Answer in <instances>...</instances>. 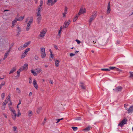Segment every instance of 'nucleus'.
<instances>
[{"instance_id": "nucleus-1", "label": "nucleus", "mask_w": 133, "mask_h": 133, "mask_svg": "<svg viewBox=\"0 0 133 133\" xmlns=\"http://www.w3.org/2000/svg\"><path fill=\"white\" fill-rule=\"evenodd\" d=\"M9 109L11 111V116L12 119L15 120L17 116V114L15 110L11 107H9Z\"/></svg>"}, {"instance_id": "nucleus-2", "label": "nucleus", "mask_w": 133, "mask_h": 133, "mask_svg": "<svg viewBox=\"0 0 133 133\" xmlns=\"http://www.w3.org/2000/svg\"><path fill=\"white\" fill-rule=\"evenodd\" d=\"M47 32V29L46 28H44L40 32V34L39 35V37H40V39L43 38L45 36L46 33Z\"/></svg>"}, {"instance_id": "nucleus-3", "label": "nucleus", "mask_w": 133, "mask_h": 133, "mask_svg": "<svg viewBox=\"0 0 133 133\" xmlns=\"http://www.w3.org/2000/svg\"><path fill=\"white\" fill-rule=\"evenodd\" d=\"M41 56L43 58L45 57L46 54L45 51V48L43 46H42L41 48Z\"/></svg>"}, {"instance_id": "nucleus-4", "label": "nucleus", "mask_w": 133, "mask_h": 133, "mask_svg": "<svg viewBox=\"0 0 133 133\" xmlns=\"http://www.w3.org/2000/svg\"><path fill=\"white\" fill-rule=\"evenodd\" d=\"M30 51V48H28L24 50V52L23 53L21 56V58L22 59L26 56L28 54V52Z\"/></svg>"}, {"instance_id": "nucleus-5", "label": "nucleus", "mask_w": 133, "mask_h": 133, "mask_svg": "<svg viewBox=\"0 0 133 133\" xmlns=\"http://www.w3.org/2000/svg\"><path fill=\"white\" fill-rule=\"evenodd\" d=\"M127 120L126 118L123 119L122 121L118 124V126L122 127L124 125L127 123Z\"/></svg>"}, {"instance_id": "nucleus-6", "label": "nucleus", "mask_w": 133, "mask_h": 133, "mask_svg": "<svg viewBox=\"0 0 133 133\" xmlns=\"http://www.w3.org/2000/svg\"><path fill=\"white\" fill-rule=\"evenodd\" d=\"M46 4L48 6H52L54 4L53 0H48L46 2Z\"/></svg>"}, {"instance_id": "nucleus-7", "label": "nucleus", "mask_w": 133, "mask_h": 133, "mask_svg": "<svg viewBox=\"0 0 133 133\" xmlns=\"http://www.w3.org/2000/svg\"><path fill=\"white\" fill-rule=\"evenodd\" d=\"M70 23V20H68L67 22L65 21L64 23L63 27L64 28H67Z\"/></svg>"}, {"instance_id": "nucleus-8", "label": "nucleus", "mask_w": 133, "mask_h": 133, "mask_svg": "<svg viewBox=\"0 0 133 133\" xmlns=\"http://www.w3.org/2000/svg\"><path fill=\"white\" fill-rule=\"evenodd\" d=\"M86 12V9L85 8H81L80 9L79 11V12L78 13V15H80L83 14L85 13Z\"/></svg>"}, {"instance_id": "nucleus-9", "label": "nucleus", "mask_w": 133, "mask_h": 133, "mask_svg": "<svg viewBox=\"0 0 133 133\" xmlns=\"http://www.w3.org/2000/svg\"><path fill=\"white\" fill-rule=\"evenodd\" d=\"M33 84L36 90H37L38 89L37 84V81L35 79H34L33 82Z\"/></svg>"}, {"instance_id": "nucleus-10", "label": "nucleus", "mask_w": 133, "mask_h": 133, "mask_svg": "<svg viewBox=\"0 0 133 133\" xmlns=\"http://www.w3.org/2000/svg\"><path fill=\"white\" fill-rule=\"evenodd\" d=\"M68 8L65 6V8L64 12L62 13L63 17H65L66 15L67 14Z\"/></svg>"}, {"instance_id": "nucleus-11", "label": "nucleus", "mask_w": 133, "mask_h": 133, "mask_svg": "<svg viewBox=\"0 0 133 133\" xmlns=\"http://www.w3.org/2000/svg\"><path fill=\"white\" fill-rule=\"evenodd\" d=\"M128 114H131L133 111V106H130L128 109H127Z\"/></svg>"}, {"instance_id": "nucleus-12", "label": "nucleus", "mask_w": 133, "mask_h": 133, "mask_svg": "<svg viewBox=\"0 0 133 133\" xmlns=\"http://www.w3.org/2000/svg\"><path fill=\"white\" fill-rule=\"evenodd\" d=\"M110 2H109L108 3V6H107V14H109L110 12V11H111V9H110Z\"/></svg>"}, {"instance_id": "nucleus-13", "label": "nucleus", "mask_w": 133, "mask_h": 133, "mask_svg": "<svg viewBox=\"0 0 133 133\" xmlns=\"http://www.w3.org/2000/svg\"><path fill=\"white\" fill-rule=\"evenodd\" d=\"M10 52V50H9L5 54L3 58V59H5L8 56V55Z\"/></svg>"}, {"instance_id": "nucleus-14", "label": "nucleus", "mask_w": 133, "mask_h": 133, "mask_svg": "<svg viewBox=\"0 0 133 133\" xmlns=\"http://www.w3.org/2000/svg\"><path fill=\"white\" fill-rule=\"evenodd\" d=\"M28 64H27L25 63L24 64V66H22L21 68L23 69V70H24L25 69L26 70L28 69Z\"/></svg>"}, {"instance_id": "nucleus-15", "label": "nucleus", "mask_w": 133, "mask_h": 133, "mask_svg": "<svg viewBox=\"0 0 133 133\" xmlns=\"http://www.w3.org/2000/svg\"><path fill=\"white\" fill-rule=\"evenodd\" d=\"M50 60L51 61L54 58V55L52 54L51 50H50Z\"/></svg>"}, {"instance_id": "nucleus-16", "label": "nucleus", "mask_w": 133, "mask_h": 133, "mask_svg": "<svg viewBox=\"0 0 133 133\" xmlns=\"http://www.w3.org/2000/svg\"><path fill=\"white\" fill-rule=\"evenodd\" d=\"M115 69V70L117 71H120L121 70L120 69L118 68H116L115 67H111L110 66L109 67V69H110V70H114V69Z\"/></svg>"}, {"instance_id": "nucleus-17", "label": "nucleus", "mask_w": 133, "mask_h": 133, "mask_svg": "<svg viewBox=\"0 0 133 133\" xmlns=\"http://www.w3.org/2000/svg\"><path fill=\"white\" fill-rule=\"evenodd\" d=\"M23 69L21 68L17 71V76H19L20 75V73L21 71H22Z\"/></svg>"}, {"instance_id": "nucleus-18", "label": "nucleus", "mask_w": 133, "mask_h": 133, "mask_svg": "<svg viewBox=\"0 0 133 133\" xmlns=\"http://www.w3.org/2000/svg\"><path fill=\"white\" fill-rule=\"evenodd\" d=\"M96 16L97 12H94L92 13L91 16V17L95 19V18L96 17Z\"/></svg>"}, {"instance_id": "nucleus-19", "label": "nucleus", "mask_w": 133, "mask_h": 133, "mask_svg": "<svg viewBox=\"0 0 133 133\" xmlns=\"http://www.w3.org/2000/svg\"><path fill=\"white\" fill-rule=\"evenodd\" d=\"M18 21L17 20V18H16L14 20V21H12V27H13L15 25L17 21Z\"/></svg>"}, {"instance_id": "nucleus-20", "label": "nucleus", "mask_w": 133, "mask_h": 133, "mask_svg": "<svg viewBox=\"0 0 133 133\" xmlns=\"http://www.w3.org/2000/svg\"><path fill=\"white\" fill-rule=\"evenodd\" d=\"M37 21L38 24L40 22H41V20L42 19V17L41 16H39L38 17H37Z\"/></svg>"}, {"instance_id": "nucleus-21", "label": "nucleus", "mask_w": 133, "mask_h": 133, "mask_svg": "<svg viewBox=\"0 0 133 133\" xmlns=\"http://www.w3.org/2000/svg\"><path fill=\"white\" fill-rule=\"evenodd\" d=\"M30 43V42H27L25 43L23 45L24 47V48L27 47Z\"/></svg>"}, {"instance_id": "nucleus-22", "label": "nucleus", "mask_w": 133, "mask_h": 133, "mask_svg": "<svg viewBox=\"0 0 133 133\" xmlns=\"http://www.w3.org/2000/svg\"><path fill=\"white\" fill-rule=\"evenodd\" d=\"M35 70L37 74L40 73L42 71L41 69L39 68H36L35 69Z\"/></svg>"}, {"instance_id": "nucleus-23", "label": "nucleus", "mask_w": 133, "mask_h": 133, "mask_svg": "<svg viewBox=\"0 0 133 133\" xmlns=\"http://www.w3.org/2000/svg\"><path fill=\"white\" fill-rule=\"evenodd\" d=\"M16 70V67H14L12 68L11 70L9 72V74H10L13 73Z\"/></svg>"}, {"instance_id": "nucleus-24", "label": "nucleus", "mask_w": 133, "mask_h": 133, "mask_svg": "<svg viewBox=\"0 0 133 133\" xmlns=\"http://www.w3.org/2000/svg\"><path fill=\"white\" fill-rule=\"evenodd\" d=\"M59 62V61L57 59L55 60V65L56 67H57L58 66V64Z\"/></svg>"}, {"instance_id": "nucleus-25", "label": "nucleus", "mask_w": 133, "mask_h": 133, "mask_svg": "<svg viewBox=\"0 0 133 133\" xmlns=\"http://www.w3.org/2000/svg\"><path fill=\"white\" fill-rule=\"evenodd\" d=\"M122 88L121 86H118L115 89V90L117 91H121Z\"/></svg>"}, {"instance_id": "nucleus-26", "label": "nucleus", "mask_w": 133, "mask_h": 133, "mask_svg": "<svg viewBox=\"0 0 133 133\" xmlns=\"http://www.w3.org/2000/svg\"><path fill=\"white\" fill-rule=\"evenodd\" d=\"M31 71L32 74L34 76H37V74L36 72H35L34 70H31Z\"/></svg>"}, {"instance_id": "nucleus-27", "label": "nucleus", "mask_w": 133, "mask_h": 133, "mask_svg": "<svg viewBox=\"0 0 133 133\" xmlns=\"http://www.w3.org/2000/svg\"><path fill=\"white\" fill-rule=\"evenodd\" d=\"M13 130L14 131V133H17V127L14 126L13 127Z\"/></svg>"}, {"instance_id": "nucleus-28", "label": "nucleus", "mask_w": 133, "mask_h": 133, "mask_svg": "<svg viewBox=\"0 0 133 133\" xmlns=\"http://www.w3.org/2000/svg\"><path fill=\"white\" fill-rule=\"evenodd\" d=\"M30 27V25L29 24H27V26L26 28V30L27 31H28Z\"/></svg>"}, {"instance_id": "nucleus-29", "label": "nucleus", "mask_w": 133, "mask_h": 133, "mask_svg": "<svg viewBox=\"0 0 133 133\" xmlns=\"http://www.w3.org/2000/svg\"><path fill=\"white\" fill-rule=\"evenodd\" d=\"M24 47L22 45L21 46H20L18 49V50L19 51H21L22 50H23L24 49Z\"/></svg>"}, {"instance_id": "nucleus-30", "label": "nucleus", "mask_w": 133, "mask_h": 133, "mask_svg": "<svg viewBox=\"0 0 133 133\" xmlns=\"http://www.w3.org/2000/svg\"><path fill=\"white\" fill-rule=\"evenodd\" d=\"M91 127H90L89 126L87 128H86L85 129H84L83 130V131H89L91 129Z\"/></svg>"}, {"instance_id": "nucleus-31", "label": "nucleus", "mask_w": 133, "mask_h": 133, "mask_svg": "<svg viewBox=\"0 0 133 133\" xmlns=\"http://www.w3.org/2000/svg\"><path fill=\"white\" fill-rule=\"evenodd\" d=\"M33 19L32 17H31L29 21L28 22V23L27 24H29L30 25L33 22Z\"/></svg>"}, {"instance_id": "nucleus-32", "label": "nucleus", "mask_w": 133, "mask_h": 133, "mask_svg": "<svg viewBox=\"0 0 133 133\" xmlns=\"http://www.w3.org/2000/svg\"><path fill=\"white\" fill-rule=\"evenodd\" d=\"M21 113L20 111V110L19 109L17 110V116L19 117L21 115Z\"/></svg>"}, {"instance_id": "nucleus-33", "label": "nucleus", "mask_w": 133, "mask_h": 133, "mask_svg": "<svg viewBox=\"0 0 133 133\" xmlns=\"http://www.w3.org/2000/svg\"><path fill=\"white\" fill-rule=\"evenodd\" d=\"M94 19L90 17V19L89 21V23L90 25L91 23L92 22V21Z\"/></svg>"}, {"instance_id": "nucleus-34", "label": "nucleus", "mask_w": 133, "mask_h": 133, "mask_svg": "<svg viewBox=\"0 0 133 133\" xmlns=\"http://www.w3.org/2000/svg\"><path fill=\"white\" fill-rule=\"evenodd\" d=\"M42 8V6H38L37 8V11L41 12V10Z\"/></svg>"}, {"instance_id": "nucleus-35", "label": "nucleus", "mask_w": 133, "mask_h": 133, "mask_svg": "<svg viewBox=\"0 0 133 133\" xmlns=\"http://www.w3.org/2000/svg\"><path fill=\"white\" fill-rule=\"evenodd\" d=\"M28 115L29 117H31L32 115V112L31 110H29L28 111Z\"/></svg>"}, {"instance_id": "nucleus-36", "label": "nucleus", "mask_w": 133, "mask_h": 133, "mask_svg": "<svg viewBox=\"0 0 133 133\" xmlns=\"http://www.w3.org/2000/svg\"><path fill=\"white\" fill-rule=\"evenodd\" d=\"M78 17V15H76V16L74 17L73 21L74 22H75L76 20L77 19Z\"/></svg>"}, {"instance_id": "nucleus-37", "label": "nucleus", "mask_w": 133, "mask_h": 133, "mask_svg": "<svg viewBox=\"0 0 133 133\" xmlns=\"http://www.w3.org/2000/svg\"><path fill=\"white\" fill-rule=\"evenodd\" d=\"M16 91L17 93H19V94H20L21 93V90L19 89L18 88H16Z\"/></svg>"}, {"instance_id": "nucleus-38", "label": "nucleus", "mask_w": 133, "mask_h": 133, "mask_svg": "<svg viewBox=\"0 0 133 133\" xmlns=\"http://www.w3.org/2000/svg\"><path fill=\"white\" fill-rule=\"evenodd\" d=\"M24 17L23 16H22L20 17L19 18L17 19V20L19 21H21L24 18Z\"/></svg>"}, {"instance_id": "nucleus-39", "label": "nucleus", "mask_w": 133, "mask_h": 133, "mask_svg": "<svg viewBox=\"0 0 133 133\" xmlns=\"http://www.w3.org/2000/svg\"><path fill=\"white\" fill-rule=\"evenodd\" d=\"M101 70L103 71H110V69H102Z\"/></svg>"}, {"instance_id": "nucleus-40", "label": "nucleus", "mask_w": 133, "mask_h": 133, "mask_svg": "<svg viewBox=\"0 0 133 133\" xmlns=\"http://www.w3.org/2000/svg\"><path fill=\"white\" fill-rule=\"evenodd\" d=\"M37 15L36 17H38L39 16H41V12H37L36 13Z\"/></svg>"}, {"instance_id": "nucleus-41", "label": "nucleus", "mask_w": 133, "mask_h": 133, "mask_svg": "<svg viewBox=\"0 0 133 133\" xmlns=\"http://www.w3.org/2000/svg\"><path fill=\"white\" fill-rule=\"evenodd\" d=\"M72 128L74 131H76L78 129V128L77 127H72Z\"/></svg>"}, {"instance_id": "nucleus-42", "label": "nucleus", "mask_w": 133, "mask_h": 133, "mask_svg": "<svg viewBox=\"0 0 133 133\" xmlns=\"http://www.w3.org/2000/svg\"><path fill=\"white\" fill-rule=\"evenodd\" d=\"M17 31L18 32V34L19 32H20L21 31V28L18 26H17Z\"/></svg>"}, {"instance_id": "nucleus-43", "label": "nucleus", "mask_w": 133, "mask_h": 133, "mask_svg": "<svg viewBox=\"0 0 133 133\" xmlns=\"http://www.w3.org/2000/svg\"><path fill=\"white\" fill-rule=\"evenodd\" d=\"M5 93H3L1 94V96L2 98V99H3L5 96Z\"/></svg>"}, {"instance_id": "nucleus-44", "label": "nucleus", "mask_w": 133, "mask_h": 133, "mask_svg": "<svg viewBox=\"0 0 133 133\" xmlns=\"http://www.w3.org/2000/svg\"><path fill=\"white\" fill-rule=\"evenodd\" d=\"M40 5H39V6H42V5L43 4V0H40Z\"/></svg>"}, {"instance_id": "nucleus-45", "label": "nucleus", "mask_w": 133, "mask_h": 133, "mask_svg": "<svg viewBox=\"0 0 133 133\" xmlns=\"http://www.w3.org/2000/svg\"><path fill=\"white\" fill-rule=\"evenodd\" d=\"M29 82L30 84H31L32 83V80L31 77H30L29 79Z\"/></svg>"}, {"instance_id": "nucleus-46", "label": "nucleus", "mask_w": 133, "mask_h": 133, "mask_svg": "<svg viewBox=\"0 0 133 133\" xmlns=\"http://www.w3.org/2000/svg\"><path fill=\"white\" fill-rule=\"evenodd\" d=\"M80 86L82 89H85V87L84 85H83V84H81Z\"/></svg>"}, {"instance_id": "nucleus-47", "label": "nucleus", "mask_w": 133, "mask_h": 133, "mask_svg": "<svg viewBox=\"0 0 133 133\" xmlns=\"http://www.w3.org/2000/svg\"><path fill=\"white\" fill-rule=\"evenodd\" d=\"M5 105H3L2 106L1 109L2 110H4L5 109Z\"/></svg>"}, {"instance_id": "nucleus-48", "label": "nucleus", "mask_w": 133, "mask_h": 133, "mask_svg": "<svg viewBox=\"0 0 133 133\" xmlns=\"http://www.w3.org/2000/svg\"><path fill=\"white\" fill-rule=\"evenodd\" d=\"M7 102L6 100H5L3 103V105H5L6 104Z\"/></svg>"}, {"instance_id": "nucleus-49", "label": "nucleus", "mask_w": 133, "mask_h": 133, "mask_svg": "<svg viewBox=\"0 0 133 133\" xmlns=\"http://www.w3.org/2000/svg\"><path fill=\"white\" fill-rule=\"evenodd\" d=\"M130 77H133V72H130Z\"/></svg>"}, {"instance_id": "nucleus-50", "label": "nucleus", "mask_w": 133, "mask_h": 133, "mask_svg": "<svg viewBox=\"0 0 133 133\" xmlns=\"http://www.w3.org/2000/svg\"><path fill=\"white\" fill-rule=\"evenodd\" d=\"M35 59L36 60H37L38 59V57L36 55H35Z\"/></svg>"}, {"instance_id": "nucleus-51", "label": "nucleus", "mask_w": 133, "mask_h": 133, "mask_svg": "<svg viewBox=\"0 0 133 133\" xmlns=\"http://www.w3.org/2000/svg\"><path fill=\"white\" fill-rule=\"evenodd\" d=\"M76 41L77 42V43L78 44H79L81 43V41H80L78 40V39H76Z\"/></svg>"}, {"instance_id": "nucleus-52", "label": "nucleus", "mask_w": 133, "mask_h": 133, "mask_svg": "<svg viewBox=\"0 0 133 133\" xmlns=\"http://www.w3.org/2000/svg\"><path fill=\"white\" fill-rule=\"evenodd\" d=\"M128 106V104H124V107L127 109V107Z\"/></svg>"}, {"instance_id": "nucleus-53", "label": "nucleus", "mask_w": 133, "mask_h": 133, "mask_svg": "<svg viewBox=\"0 0 133 133\" xmlns=\"http://www.w3.org/2000/svg\"><path fill=\"white\" fill-rule=\"evenodd\" d=\"M75 55V54L73 53H70V57H72Z\"/></svg>"}, {"instance_id": "nucleus-54", "label": "nucleus", "mask_w": 133, "mask_h": 133, "mask_svg": "<svg viewBox=\"0 0 133 133\" xmlns=\"http://www.w3.org/2000/svg\"><path fill=\"white\" fill-rule=\"evenodd\" d=\"M61 31L59 30L58 32V35L59 36H60L61 34Z\"/></svg>"}, {"instance_id": "nucleus-55", "label": "nucleus", "mask_w": 133, "mask_h": 133, "mask_svg": "<svg viewBox=\"0 0 133 133\" xmlns=\"http://www.w3.org/2000/svg\"><path fill=\"white\" fill-rule=\"evenodd\" d=\"M56 120L57 121V122H56V123H58L61 121L60 119H56Z\"/></svg>"}, {"instance_id": "nucleus-56", "label": "nucleus", "mask_w": 133, "mask_h": 133, "mask_svg": "<svg viewBox=\"0 0 133 133\" xmlns=\"http://www.w3.org/2000/svg\"><path fill=\"white\" fill-rule=\"evenodd\" d=\"M54 48L56 49V50H57L58 49L57 46L56 45H54Z\"/></svg>"}, {"instance_id": "nucleus-57", "label": "nucleus", "mask_w": 133, "mask_h": 133, "mask_svg": "<svg viewBox=\"0 0 133 133\" xmlns=\"http://www.w3.org/2000/svg\"><path fill=\"white\" fill-rule=\"evenodd\" d=\"M50 83L51 84H53V81L52 80H50L49 81Z\"/></svg>"}, {"instance_id": "nucleus-58", "label": "nucleus", "mask_w": 133, "mask_h": 133, "mask_svg": "<svg viewBox=\"0 0 133 133\" xmlns=\"http://www.w3.org/2000/svg\"><path fill=\"white\" fill-rule=\"evenodd\" d=\"M12 104V103L10 101V103L8 104V105H9V107H10V105H11Z\"/></svg>"}, {"instance_id": "nucleus-59", "label": "nucleus", "mask_w": 133, "mask_h": 133, "mask_svg": "<svg viewBox=\"0 0 133 133\" xmlns=\"http://www.w3.org/2000/svg\"><path fill=\"white\" fill-rule=\"evenodd\" d=\"M10 99V97H9L7 98V100H8V101H9Z\"/></svg>"}, {"instance_id": "nucleus-60", "label": "nucleus", "mask_w": 133, "mask_h": 133, "mask_svg": "<svg viewBox=\"0 0 133 133\" xmlns=\"http://www.w3.org/2000/svg\"><path fill=\"white\" fill-rule=\"evenodd\" d=\"M5 83V82H3L1 83V84H0V85H2V86H3L4 85Z\"/></svg>"}, {"instance_id": "nucleus-61", "label": "nucleus", "mask_w": 133, "mask_h": 133, "mask_svg": "<svg viewBox=\"0 0 133 133\" xmlns=\"http://www.w3.org/2000/svg\"><path fill=\"white\" fill-rule=\"evenodd\" d=\"M81 119L80 117H77L76 118V120H79Z\"/></svg>"}, {"instance_id": "nucleus-62", "label": "nucleus", "mask_w": 133, "mask_h": 133, "mask_svg": "<svg viewBox=\"0 0 133 133\" xmlns=\"http://www.w3.org/2000/svg\"><path fill=\"white\" fill-rule=\"evenodd\" d=\"M58 0H54L53 1V2L54 3V4H55L58 1Z\"/></svg>"}, {"instance_id": "nucleus-63", "label": "nucleus", "mask_w": 133, "mask_h": 133, "mask_svg": "<svg viewBox=\"0 0 133 133\" xmlns=\"http://www.w3.org/2000/svg\"><path fill=\"white\" fill-rule=\"evenodd\" d=\"M35 1V3L36 4H37L38 3V0H34Z\"/></svg>"}, {"instance_id": "nucleus-64", "label": "nucleus", "mask_w": 133, "mask_h": 133, "mask_svg": "<svg viewBox=\"0 0 133 133\" xmlns=\"http://www.w3.org/2000/svg\"><path fill=\"white\" fill-rule=\"evenodd\" d=\"M21 101L20 100H19V102L18 103V105H19L21 104Z\"/></svg>"}]
</instances>
